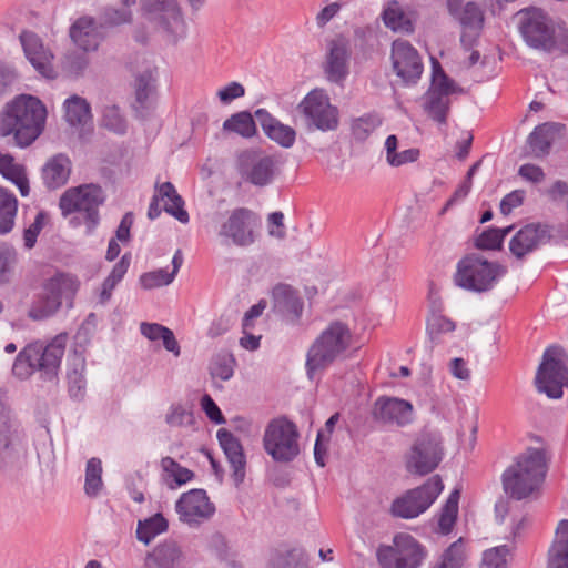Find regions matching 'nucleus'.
Instances as JSON below:
<instances>
[{"mask_svg": "<svg viewBox=\"0 0 568 568\" xmlns=\"http://www.w3.org/2000/svg\"><path fill=\"white\" fill-rule=\"evenodd\" d=\"M45 119L47 109L40 99L20 95L0 115V135H13L18 146H29L42 133Z\"/></svg>", "mask_w": 568, "mask_h": 568, "instance_id": "nucleus-1", "label": "nucleus"}, {"mask_svg": "<svg viewBox=\"0 0 568 568\" xmlns=\"http://www.w3.org/2000/svg\"><path fill=\"white\" fill-rule=\"evenodd\" d=\"M517 17L519 33L529 48L547 53L568 52V28L556 22L544 9L524 8Z\"/></svg>", "mask_w": 568, "mask_h": 568, "instance_id": "nucleus-2", "label": "nucleus"}, {"mask_svg": "<svg viewBox=\"0 0 568 568\" xmlns=\"http://www.w3.org/2000/svg\"><path fill=\"white\" fill-rule=\"evenodd\" d=\"M353 343L354 335L346 323H329L307 351L305 367L308 378H316L336 362L345 359Z\"/></svg>", "mask_w": 568, "mask_h": 568, "instance_id": "nucleus-3", "label": "nucleus"}, {"mask_svg": "<svg viewBox=\"0 0 568 568\" xmlns=\"http://www.w3.org/2000/svg\"><path fill=\"white\" fill-rule=\"evenodd\" d=\"M65 344V334L54 336L48 344L41 341L28 344L18 353L12 365V374L19 379H27L39 372L42 379L54 381L58 377Z\"/></svg>", "mask_w": 568, "mask_h": 568, "instance_id": "nucleus-4", "label": "nucleus"}, {"mask_svg": "<svg viewBox=\"0 0 568 568\" xmlns=\"http://www.w3.org/2000/svg\"><path fill=\"white\" fill-rule=\"evenodd\" d=\"M546 468L545 453L538 448H528L503 473L504 491L516 500L527 498L544 480Z\"/></svg>", "mask_w": 568, "mask_h": 568, "instance_id": "nucleus-5", "label": "nucleus"}, {"mask_svg": "<svg viewBox=\"0 0 568 568\" xmlns=\"http://www.w3.org/2000/svg\"><path fill=\"white\" fill-rule=\"evenodd\" d=\"M104 201L102 187L91 183L67 190L60 197L59 206L63 216L78 213L71 217L70 224L73 227L83 224L85 234L90 235L100 223L99 207Z\"/></svg>", "mask_w": 568, "mask_h": 568, "instance_id": "nucleus-6", "label": "nucleus"}, {"mask_svg": "<svg viewBox=\"0 0 568 568\" xmlns=\"http://www.w3.org/2000/svg\"><path fill=\"white\" fill-rule=\"evenodd\" d=\"M506 273L507 267L503 264L471 253L458 261L453 280L456 286L465 291L486 293L491 291Z\"/></svg>", "mask_w": 568, "mask_h": 568, "instance_id": "nucleus-7", "label": "nucleus"}, {"mask_svg": "<svg viewBox=\"0 0 568 568\" xmlns=\"http://www.w3.org/2000/svg\"><path fill=\"white\" fill-rule=\"evenodd\" d=\"M80 287L77 275L57 273L47 280L40 293L32 302L28 315L33 321L51 317L61 307L62 301H72Z\"/></svg>", "mask_w": 568, "mask_h": 568, "instance_id": "nucleus-8", "label": "nucleus"}, {"mask_svg": "<svg viewBox=\"0 0 568 568\" xmlns=\"http://www.w3.org/2000/svg\"><path fill=\"white\" fill-rule=\"evenodd\" d=\"M27 435L11 413L0 425V471L12 479L19 477L27 464Z\"/></svg>", "mask_w": 568, "mask_h": 568, "instance_id": "nucleus-9", "label": "nucleus"}, {"mask_svg": "<svg viewBox=\"0 0 568 568\" xmlns=\"http://www.w3.org/2000/svg\"><path fill=\"white\" fill-rule=\"evenodd\" d=\"M141 17L154 29L178 42L186 34V23L178 0H141Z\"/></svg>", "mask_w": 568, "mask_h": 568, "instance_id": "nucleus-10", "label": "nucleus"}, {"mask_svg": "<svg viewBox=\"0 0 568 568\" xmlns=\"http://www.w3.org/2000/svg\"><path fill=\"white\" fill-rule=\"evenodd\" d=\"M444 458L443 437L439 432L423 430L405 457L406 470L416 476L433 473Z\"/></svg>", "mask_w": 568, "mask_h": 568, "instance_id": "nucleus-11", "label": "nucleus"}, {"mask_svg": "<svg viewBox=\"0 0 568 568\" xmlns=\"http://www.w3.org/2000/svg\"><path fill=\"white\" fill-rule=\"evenodd\" d=\"M444 489L439 475H434L422 486L409 489L395 498L390 505L393 517L412 519L425 513L437 499Z\"/></svg>", "mask_w": 568, "mask_h": 568, "instance_id": "nucleus-12", "label": "nucleus"}, {"mask_svg": "<svg viewBox=\"0 0 568 568\" xmlns=\"http://www.w3.org/2000/svg\"><path fill=\"white\" fill-rule=\"evenodd\" d=\"M298 430L296 425L285 417L273 419L265 428L263 446L265 452L280 463H288L300 454Z\"/></svg>", "mask_w": 568, "mask_h": 568, "instance_id": "nucleus-13", "label": "nucleus"}, {"mask_svg": "<svg viewBox=\"0 0 568 568\" xmlns=\"http://www.w3.org/2000/svg\"><path fill=\"white\" fill-rule=\"evenodd\" d=\"M376 555L382 568H418L427 552L409 534H397L394 546H379Z\"/></svg>", "mask_w": 568, "mask_h": 568, "instance_id": "nucleus-14", "label": "nucleus"}, {"mask_svg": "<svg viewBox=\"0 0 568 568\" xmlns=\"http://www.w3.org/2000/svg\"><path fill=\"white\" fill-rule=\"evenodd\" d=\"M236 170L241 179L256 187L271 185L280 174L278 161L273 155L244 151L237 156Z\"/></svg>", "mask_w": 568, "mask_h": 568, "instance_id": "nucleus-15", "label": "nucleus"}, {"mask_svg": "<svg viewBox=\"0 0 568 568\" xmlns=\"http://www.w3.org/2000/svg\"><path fill=\"white\" fill-rule=\"evenodd\" d=\"M298 110L308 125L320 131H334L338 128V109L331 103L328 95L322 90L308 92L298 104Z\"/></svg>", "mask_w": 568, "mask_h": 568, "instance_id": "nucleus-16", "label": "nucleus"}, {"mask_svg": "<svg viewBox=\"0 0 568 568\" xmlns=\"http://www.w3.org/2000/svg\"><path fill=\"white\" fill-rule=\"evenodd\" d=\"M535 383L537 390L568 388V359L560 347L550 346L545 351Z\"/></svg>", "mask_w": 568, "mask_h": 568, "instance_id": "nucleus-17", "label": "nucleus"}, {"mask_svg": "<svg viewBox=\"0 0 568 568\" xmlns=\"http://www.w3.org/2000/svg\"><path fill=\"white\" fill-rule=\"evenodd\" d=\"M393 69L403 82L416 83L423 73L418 51L406 40H395L392 44Z\"/></svg>", "mask_w": 568, "mask_h": 568, "instance_id": "nucleus-18", "label": "nucleus"}, {"mask_svg": "<svg viewBox=\"0 0 568 568\" xmlns=\"http://www.w3.org/2000/svg\"><path fill=\"white\" fill-rule=\"evenodd\" d=\"M175 510L183 523L194 525L211 518L215 513V506L204 489H191L181 495L175 504Z\"/></svg>", "mask_w": 568, "mask_h": 568, "instance_id": "nucleus-19", "label": "nucleus"}, {"mask_svg": "<svg viewBox=\"0 0 568 568\" xmlns=\"http://www.w3.org/2000/svg\"><path fill=\"white\" fill-rule=\"evenodd\" d=\"M255 220L256 216L250 209H235L221 225L219 235L230 240L236 246H248L255 241L252 230V224Z\"/></svg>", "mask_w": 568, "mask_h": 568, "instance_id": "nucleus-20", "label": "nucleus"}, {"mask_svg": "<svg viewBox=\"0 0 568 568\" xmlns=\"http://www.w3.org/2000/svg\"><path fill=\"white\" fill-rule=\"evenodd\" d=\"M372 416L377 423L403 427L413 420V406L405 399L381 396L374 404Z\"/></svg>", "mask_w": 568, "mask_h": 568, "instance_id": "nucleus-21", "label": "nucleus"}, {"mask_svg": "<svg viewBox=\"0 0 568 568\" xmlns=\"http://www.w3.org/2000/svg\"><path fill=\"white\" fill-rule=\"evenodd\" d=\"M551 239L550 227L541 223H530L521 227L510 240L509 250L517 258H523L546 244Z\"/></svg>", "mask_w": 568, "mask_h": 568, "instance_id": "nucleus-22", "label": "nucleus"}, {"mask_svg": "<svg viewBox=\"0 0 568 568\" xmlns=\"http://www.w3.org/2000/svg\"><path fill=\"white\" fill-rule=\"evenodd\" d=\"M23 52L32 67L43 77L53 78V54L44 47L41 38L32 31H22L19 36Z\"/></svg>", "mask_w": 568, "mask_h": 568, "instance_id": "nucleus-23", "label": "nucleus"}, {"mask_svg": "<svg viewBox=\"0 0 568 568\" xmlns=\"http://www.w3.org/2000/svg\"><path fill=\"white\" fill-rule=\"evenodd\" d=\"M216 438L232 469L231 477L235 486L239 487L244 481L246 474V456L243 446L240 439L226 428H220Z\"/></svg>", "mask_w": 568, "mask_h": 568, "instance_id": "nucleus-24", "label": "nucleus"}, {"mask_svg": "<svg viewBox=\"0 0 568 568\" xmlns=\"http://www.w3.org/2000/svg\"><path fill=\"white\" fill-rule=\"evenodd\" d=\"M216 438L232 469L231 477L235 486L239 487L244 481L246 474V456L243 446L240 439L226 428H220Z\"/></svg>", "mask_w": 568, "mask_h": 568, "instance_id": "nucleus-25", "label": "nucleus"}, {"mask_svg": "<svg viewBox=\"0 0 568 568\" xmlns=\"http://www.w3.org/2000/svg\"><path fill=\"white\" fill-rule=\"evenodd\" d=\"M449 16L460 24L465 31H474L479 34L484 27L485 13L481 7L475 1L447 0Z\"/></svg>", "mask_w": 568, "mask_h": 568, "instance_id": "nucleus-26", "label": "nucleus"}, {"mask_svg": "<svg viewBox=\"0 0 568 568\" xmlns=\"http://www.w3.org/2000/svg\"><path fill=\"white\" fill-rule=\"evenodd\" d=\"M349 43L343 38H335L328 43L325 73L331 82L341 83L348 75Z\"/></svg>", "mask_w": 568, "mask_h": 568, "instance_id": "nucleus-27", "label": "nucleus"}, {"mask_svg": "<svg viewBox=\"0 0 568 568\" xmlns=\"http://www.w3.org/2000/svg\"><path fill=\"white\" fill-rule=\"evenodd\" d=\"M102 26L92 17H81L70 27V38L84 52L95 51L103 40Z\"/></svg>", "mask_w": 568, "mask_h": 568, "instance_id": "nucleus-28", "label": "nucleus"}, {"mask_svg": "<svg viewBox=\"0 0 568 568\" xmlns=\"http://www.w3.org/2000/svg\"><path fill=\"white\" fill-rule=\"evenodd\" d=\"M255 118L262 126V130L272 141L281 145L282 148H291L296 140L295 130L286 124H283L280 120L273 116L265 109H257L255 111Z\"/></svg>", "mask_w": 568, "mask_h": 568, "instance_id": "nucleus-29", "label": "nucleus"}, {"mask_svg": "<svg viewBox=\"0 0 568 568\" xmlns=\"http://www.w3.org/2000/svg\"><path fill=\"white\" fill-rule=\"evenodd\" d=\"M153 196L164 202L163 209L168 214L174 216L181 223L189 222L190 216L184 210V201L171 182L156 183Z\"/></svg>", "mask_w": 568, "mask_h": 568, "instance_id": "nucleus-30", "label": "nucleus"}, {"mask_svg": "<svg viewBox=\"0 0 568 568\" xmlns=\"http://www.w3.org/2000/svg\"><path fill=\"white\" fill-rule=\"evenodd\" d=\"M274 308L285 316L297 320L302 315L303 301L296 290L287 284H277L272 292Z\"/></svg>", "mask_w": 568, "mask_h": 568, "instance_id": "nucleus-31", "label": "nucleus"}, {"mask_svg": "<svg viewBox=\"0 0 568 568\" xmlns=\"http://www.w3.org/2000/svg\"><path fill=\"white\" fill-rule=\"evenodd\" d=\"M70 172L71 163L68 156L57 154L42 169L43 183L51 190L61 187L68 182Z\"/></svg>", "mask_w": 568, "mask_h": 568, "instance_id": "nucleus-32", "label": "nucleus"}, {"mask_svg": "<svg viewBox=\"0 0 568 568\" xmlns=\"http://www.w3.org/2000/svg\"><path fill=\"white\" fill-rule=\"evenodd\" d=\"M382 20L394 32L410 34L415 30L413 12L404 11L396 0L388 2L384 8Z\"/></svg>", "mask_w": 568, "mask_h": 568, "instance_id": "nucleus-33", "label": "nucleus"}, {"mask_svg": "<svg viewBox=\"0 0 568 568\" xmlns=\"http://www.w3.org/2000/svg\"><path fill=\"white\" fill-rule=\"evenodd\" d=\"M560 128V124L552 122H546L536 126L528 136L531 152L536 156L547 155Z\"/></svg>", "mask_w": 568, "mask_h": 568, "instance_id": "nucleus-34", "label": "nucleus"}, {"mask_svg": "<svg viewBox=\"0 0 568 568\" xmlns=\"http://www.w3.org/2000/svg\"><path fill=\"white\" fill-rule=\"evenodd\" d=\"M140 333L151 342L162 341L163 347L168 352L173 353L174 356H180L181 348L179 342L169 327L159 323L142 322L140 324Z\"/></svg>", "mask_w": 568, "mask_h": 568, "instance_id": "nucleus-35", "label": "nucleus"}, {"mask_svg": "<svg viewBox=\"0 0 568 568\" xmlns=\"http://www.w3.org/2000/svg\"><path fill=\"white\" fill-rule=\"evenodd\" d=\"M64 119L69 125L84 126L91 121V106L89 102L79 95H72L68 98L63 103Z\"/></svg>", "mask_w": 568, "mask_h": 568, "instance_id": "nucleus-36", "label": "nucleus"}, {"mask_svg": "<svg viewBox=\"0 0 568 568\" xmlns=\"http://www.w3.org/2000/svg\"><path fill=\"white\" fill-rule=\"evenodd\" d=\"M155 92V77L153 71L148 69L140 73L135 79V102L133 108L136 112L148 110L152 103V97Z\"/></svg>", "mask_w": 568, "mask_h": 568, "instance_id": "nucleus-37", "label": "nucleus"}, {"mask_svg": "<svg viewBox=\"0 0 568 568\" xmlns=\"http://www.w3.org/2000/svg\"><path fill=\"white\" fill-rule=\"evenodd\" d=\"M131 264V254L125 253L122 255L119 262H116L111 270L110 274L103 281L101 285V291L99 293V302L101 304H106L111 297L113 290L118 286V284L123 280Z\"/></svg>", "mask_w": 568, "mask_h": 568, "instance_id": "nucleus-38", "label": "nucleus"}, {"mask_svg": "<svg viewBox=\"0 0 568 568\" xmlns=\"http://www.w3.org/2000/svg\"><path fill=\"white\" fill-rule=\"evenodd\" d=\"M131 264V254L125 253L122 255L119 262H116L111 270L110 274L103 281L101 285V291L99 293V302L101 304H106L111 297L113 290L118 286V284L123 280Z\"/></svg>", "mask_w": 568, "mask_h": 568, "instance_id": "nucleus-39", "label": "nucleus"}, {"mask_svg": "<svg viewBox=\"0 0 568 568\" xmlns=\"http://www.w3.org/2000/svg\"><path fill=\"white\" fill-rule=\"evenodd\" d=\"M18 212L16 195L4 187H0V235L10 233L14 226Z\"/></svg>", "mask_w": 568, "mask_h": 568, "instance_id": "nucleus-40", "label": "nucleus"}, {"mask_svg": "<svg viewBox=\"0 0 568 568\" xmlns=\"http://www.w3.org/2000/svg\"><path fill=\"white\" fill-rule=\"evenodd\" d=\"M169 523L161 513L138 521L136 538L144 545H149L158 535L168 530Z\"/></svg>", "mask_w": 568, "mask_h": 568, "instance_id": "nucleus-41", "label": "nucleus"}, {"mask_svg": "<svg viewBox=\"0 0 568 568\" xmlns=\"http://www.w3.org/2000/svg\"><path fill=\"white\" fill-rule=\"evenodd\" d=\"M85 358L75 354L67 363V384L69 390H84L88 386Z\"/></svg>", "mask_w": 568, "mask_h": 568, "instance_id": "nucleus-42", "label": "nucleus"}, {"mask_svg": "<svg viewBox=\"0 0 568 568\" xmlns=\"http://www.w3.org/2000/svg\"><path fill=\"white\" fill-rule=\"evenodd\" d=\"M460 498V490L454 489L448 498L446 499L444 506L442 507L439 518H438V529L443 535H448L457 520L458 515V503Z\"/></svg>", "mask_w": 568, "mask_h": 568, "instance_id": "nucleus-43", "label": "nucleus"}, {"mask_svg": "<svg viewBox=\"0 0 568 568\" xmlns=\"http://www.w3.org/2000/svg\"><path fill=\"white\" fill-rule=\"evenodd\" d=\"M223 130L234 132L243 138H252L256 133V125L250 112L241 111L224 121Z\"/></svg>", "mask_w": 568, "mask_h": 568, "instance_id": "nucleus-44", "label": "nucleus"}, {"mask_svg": "<svg viewBox=\"0 0 568 568\" xmlns=\"http://www.w3.org/2000/svg\"><path fill=\"white\" fill-rule=\"evenodd\" d=\"M148 554L164 568H174L175 564L182 556V551L178 542L173 539L164 540Z\"/></svg>", "mask_w": 568, "mask_h": 568, "instance_id": "nucleus-45", "label": "nucleus"}, {"mask_svg": "<svg viewBox=\"0 0 568 568\" xmlns=\"http://www.w3.org/2000/svg\"><path fill=\"white\" fill-rule=\"evenodd\" d=\"M381 125L382 119L377 113H365L352 121L351 130L355 140L365 141Z\"/></svg>", "mask_w": 568, "mask_h": 568, "instance_id": "nucleus-46", "label": "nucleus"}, {"mask_svg": "<svg viewBox=\"0 0 568 568\" xmlns=\"http://www.w3.org/2000/svg\"><path fill=\"white\" fill-rule=\"evenodd\" d=\"M449 98L438 92H428L425 109L428 115L439 124H445L449 111Z\"/></svg>", "mask_w": 568, "mask_h": 568, "instance_id": "nucleus-47", "label": "nucleus"}, {"mask_svg": "<svg viewBox=\"0 0 568 568\" xmlns=\"http://www.w3.org/2000/svg\"><path fill=\"white\" fill-rule=\"evenodd\" d=\"M513 226L504 229L488 227L475 239V246L479 250H499L505 236L511 231Z\"/></svg>", "mask_w": 568, "mask_h": 568, "instance_id": "nucleus-48", "label": "nucleus"}, {"mask_svg": "<svg viewBox=\"0 0 568 568\" xmlns=\"http://www.w3.org/2000/svg\"><path fill=\"white\" fill-rule=\"evenodd\" d=\"M455 328V322L442 314L433 313L427 318V335L434 344L439 343L442 335L452 333Z\"/></svg>", "mask_w": 568, "mask_h": 568, "instance_id": "nucleus-49", "label": "nucleus"}, {"mask_svg": "<svg viewBox=\"0 0 568 568\" xmlns=\"http://www.w3.org/2000/svg\"><path fill=\"white\" fill-rule=\"evenodd\" d=\"M102 466L99 458L92 457L87 463L85 468V494L90 497H94L99 494L102 486Z\"/></svg>", "mask_w": 568, "mask_h": 568, "instance_id": "nucleus-50", "label": "nucleus"}, {"mask_svg": "<svg viewBox=\"0 0 568 568\" xmlns=\"http://www.w3.org/2000/svg\"><path fill=\"white\" fill-rule=\"evenodd\" d=\"M432 89L428 92H438L448 97L458 91L457 85L442 69L439 62L433 61Z\"/></svg>", "mask_w": 568, "mask_h": 568, "instance_id": "nucleus-51", "label": "nucleus"}, {"mask_svg": "<svg viewBox=\"0 0 568 568\" xmlns=\"http://www.w3.org/2000/svg\"><path fill=\"white\" fill-rule=\"evenodd\" d=\"M132 21V11L128 8L104 7L100 14V24L102 27H116Z\"/></svg>", "mask_w": 568, "mask_h": 568, "instance_id": "nucleus-52", "label": "nucleus"}, {"mask_svg": "<svg viewBox=\"0 0 568 568\" xmlns=\"http://www.w3.org/2000/svg\"><path fill=\"white\" fill-rule=\"evenodd\" d=\"M102 126L115 134H124L126 132V121L116 105H109L103 109Z\"/></svg>", "mask_w": 568, "mask_h": 568, "instance_id": "nucleus-53", "label": "nucleus"}, {"mask_svg": "<svg viewBox=\"0 0 568 568\" xmlns=\"http://www.w3.org/2000/svg\"><path fill=\"white\" fill-rule=\"evenodd\" d=\"M161 466L165 473L173 477L175 486H182L192 480L194 473L181 466L174 458L166 456L161 459Z\"/></svg>", "mask_w": 568, "mask_h": 568, "instance_id": "nucleus-54", "label": "nucleus"}, {"mask_svg": "<svg viewBox=\"0 0 568 568\" xmlns=\"http://www.w3.org/2000/svg\"><path fill=\"white\" fill-rule=\"evenodd\" d=\"M173 280L174 274H170L168 268H159L156 271L143 273L140 276V284L145 290H152L169 285Z\"/></svg>", "mask_w": 568, "mask_h": 568, "instance_id": "nucleus-55", "label": "nucleus"}, {"mask_svg": "<svg viewBox=\"0 0 568 568\" xmlns=\"http://www.w3.org/2000/svg\"><path fill=\"white\" fill-rule=\"evenodd\" d=\"M464 561V552L462 538L454 541L443 554L439 562L445 568H462Z\"/></svg>", "mask_w": 568, "mask_h": 568, "instance_id": "nucleus-56", "label": "nucleus"}, {"mask_svg": "<svg viewBox=\"0 0 568 568\" xmlns=\"http://www.w3.org/2000/svg\"><path fill=\"white\" fill-rule=\"evenodd\" d=\"M549 568H568V542H552L548 551Z\"/></svg>", "mask_w": 568, "mask_h": 568, "instance_id": "nucleus-57", "label": "nucleus"}, {"mask_svg": "<svg viewBox=\"0 0 568 568\" xmlns=\"http://www.w3.org/2000/svg\"><path fill=\"white\" fill-rule=\"evenodd\" d=\"M165 423L171 427L193 424V414L182 405H172L165 416Z\"/></svg>", "mask_w": 568, "mask_h": 568, "instance_id": "nucleus-58", "label": "nucleus"}, {"mask_svg": "<svg viewBox=\"0 0 568 568\" xmlns=\"http://www.w3.org/2000/svg\"><path fill=\"white\" fill-rule=\"evenodd\" d=\"M508 552L509 548L506 545L488 549L484 552L483 562L488 568H505Z\"/></svg>", "mask_w": 568, "mask_h": 568, "instance_id": "nucleus-59", "label": "nucleus"}, {"mask_svg": "<svg viewBox=\"0 0 568 568\" xmlns=\"http://www.w3.org/2000/svg\"><path fill=\"white\" fill-rule=\"evenodd\" d=\"M16 261V251L4 244L0 245V283H7L9 281V274Z\"/></svg>", "mask_w": 568, "mask_h": 568, "instance_id": "nucleus-60", "label": "nucleus"}, {"mask_svg": "<svg viewBox=\"0 0 568 568\" xmlns=\"http://www.w3.org/2000/svg\"><path fill=\"white\" fill-rule=\"evenodd\" d=\"M235 361L232 355H219L212 367V375L221 379H229L233 375Z\"/></svg>", "mask_w": 568, "mask_h": 568, "instance_id": "nucleus-61", "label": "nucleus"}, {"mask_svg": "<svg viewBox=\"0 0 568 568\" xmlns=\"http://www.w3.org/2000/svg\"><path fill=\"white\" fill-rule=\"evenodd\" d=\"M45 220V213L43 211L38 212L32 224H30L23 232L24 246L32 248L36 245L37 239L43 229Z\"/></svg>", "mask_w": 568, "mask_h": 568, "instance_id": "nucleus-62", "label": "nucleus"}, {"mask_svg": "<svg viewBox=\"0 0 568 568\" xmlns=\"http://www.w3.org/2000/svg\"><path fill=\"white\" fill-rule=\"evenodd\" d=\"M201 406L211 422L215 423L216 425L226 423L223 413L207 393H205L202 397Z\"/></svg>", "mask_w": 568, "mask_h": 568, "instance_id": "nucleus-63", "label": "nucleus"}, {"mask_svg": "<svg viewBox=\"0 0 568 568\" xmlns=\"http://www.w3.org/2000/svg\"><path fill=\"white\" fill-rule=\"evenodd\" d=\"M245 94L244 87L236 81L230 82L217 91L220 101L224 104L231 103L233 100L242 98Z\"/></svg>", "mask_w": 568, "mask_h": 568, "instance_id": "nucleus-64", "label": "nucleus"}]
</instances>
